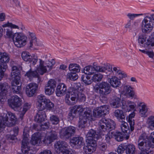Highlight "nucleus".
<instances>
[{
    "mask_svg": "<svg viewBox=\"0 0 154 154\" xmlns=\"http://www.w3.org/2000/svg\"><path fill=\"white\" fill-rule=\"evenodd\" d=\"M67 78L71 80L75 81L78 79V76L76 72H71L67 74Z\"/></svg>",
    "mask_w": 154,
    "mask_h": 154,
    "instance_id": "43",
    "label": "nucleus"
},
{
    "mask_svg": "<svg viewBox=\"0 0 154 154\" xmlns=\"http://www.w3.org/2000/svg\"><path fill=\"white\" fill-rule=\"evenodd\" d=\"M123 90L122 91V94L129 97H133L135 92L132 90V88L131 86L129 85H125L123 86Z\"/></svg>",
    "mask_w": 154,
    "mask_h": 154,
    "instance_id": "18",
    "label": "nucleus"
},
{
    "mask_svg": "<svg viewBox=\"0 0 154 154\" xmlns=\"http://www.w3.org/2000/svg\"><path fill=\"white\" fill-rule=\"evenodd\" d=\"M100 83L98 85H96L94 88V89L95 92L100 94V97H101V93L100 92Z\"/></svg>",
    "mask_w": 154,
    "mask_h": 154,
    "instance_id": "64",
    "label": "nucleus"
},
{
    "mask_svg": "<svg viewBox=\"0 0 154 154\" xmlns=\"http://www.w3.org/2000/svg\"><path fill=\"white\" fill-rule=\"evenodd\" d=\"M7 66L4 64H0V81L3 78Z\"/></svg>",
    "mask_w": 154,
    "mask_h": 154,
    "instance_id": "46",
    "label": "nucleus"
},
{
    "mask_svg": "<svg viewBox=\"0 0 154 154\" xmlns=\"http://www.w3.org/2000/svg\"><path fill=\"white\" fill-rule=\"evenodd\" d=\"M57 133L55 131L52 130L50 132V135L48 136L53 141L57 139Z\"/></svg>",
    "mask_w": 154,
    "mask_h": 154,
    "instance_id": "56",
    "label": "nucleus"
},
{
    "mask_svg": "<svg viewBox=\"0 0 154 154\" xmlns=\"http://www.w3.org/2000/svg\"><path fill=\"white\" fill-rule=\"evenodd\" d=\"M55 61L53 60H51V61H46L45 63V66L46 68H48V70H50L52 68V67L55 64Z\"/></svg>",
    "mask_w": 154,
    "mask_h": 154,
    "instance_id": "51",
    "label": "nucleus"
},
{
    "mask_svg": "<svg viewBox=\"0 0 154 154\" xmlns=\"http://www.w3.org/2000/svg\"><path fill=\"white\" fill-rule=\"evenodd\" d=\"M114 115L120 122L125 120V115L121 110H116L114 112Z\"/></svg>",
    "mask_w": 154,
    "mask_h": 154,
    "instance_id": "28",
    "label": "nucleus"
},
{
    "mask_svg": "<svg viewBox=\"0 0 154 154\" xmlns=\"http://www.w3.org/2000/svg\"><path fill=\"white\" fill-rule=\"evenodd\" d=\"M142 15V14H132L129 13L127 14V16L130 19V20L131 21V20H134L135 17Z\"/></svg>",
    "mask_w": 154,
    "mask_h": 154,
    "instance_id": "52",
    "label": "nucleus"
},
{
    "mask_svg": "<svg viewBox=\"0 0 154 154\" xmlns=\"http://www.w3.org/2000/svg\"><path fill=\"white\" fill-rule=\"evenodd\" d=\"M10 59V57L9 55L6 53H3L0 52V60L2 63L0 64H4L7 66L6 64L9 62Z\"/></svg>",
    "mask_w": 154,
    "mask_h": 154,
    "instance_id": "34",
    "label": "nucleus"
},
{
    "mask_svg": "<svg viewBox=\"0 0 154 154\" xmlns=\"http://www.w3.org/2000/svg\"><path fill=\"white\" fill-rule=\"evenodd\" d=\"M42 134L40 133H35L32 135L31 140V143L33 145H35L40 143L42 137Z\"/></svg>",
    "mask_w": 154,
    "mask_h": 154,
    "instance_id": "20",
    "label": "nucleus"
},
{
    "mask_svg": "<svg viewBox=\"0 0 154 154\" xmlns=\"http://www.w3.org/2000/svg\"><path fill=\"white\" fill-rule=\"evenodd\" d=\"M121 122V130L124 134L126 136V138L127 140L129 137V136L128 135L130 132L128 125L127 123L124 120Z\"/></svg>",
    "mask_w": 154,
    "mask_h": 154,
    "instance_id": "22",
    "label": "nucleus"
},
{
    "mask_svg": "<svg viewBox=\"0 0 154 154\" xmlns=\"http://www.w3.org/2000/svg\"><path fill=\"white\" fill-rule=\"evenodd\" d=\"M42 141L44 144L48 145V144L51 143L53 141L48 136H45V137Z\"/></svg>",
    "mask_w": 154,
    "mask_h": 154,
    "instance_id": "61",
    "label": "nucleus"
},
{
    "mask_svg": "<svg viewBox=\"0 0 154 154\" xmlns=\"http://www.w3.org/2000/svg\"><path fill=\"white\" fill-rule=\"evenodd\" d=\"M77 113L76 111L72 107L70 110L68 115V118L71 120H72L75 117Z\"/></svg>",
    "mask_w": 154,
    "mask_h": 154,
    "instance_id": "50",
    "label": "nucleus"
},
{
    "mask_svg": "<svg viewBox=\"0 0 154 154\" xmlns=\"http://www.w3.org/2000/svg\"><path fill=\"white\" fill-rule=\"evenodd\" d=\"M100 92L101 97L100 100L103 103H106L107 100V95L111 92V90L109 84L106 82H102L100 83Z\"/></svg>",
    "mask_w": 154,
    "mask_h": 154,
    "instance_id": "5",
    "label": "nucleus"
},
{
    "mask_svg": "<svg viewBox=\"0 0 154 154\" xmlns=\"http://www.w3.org/2000/svg\"><path fill=\"white\" fill-rule=\"evenodd\" d=\"M135 113L134 112H133L130 114L128 116V121L130 126V130L131 131H133L134 129L135 123L134 120L132 119V118L135 116Z\"/></svg>",
    "mask_w": 154,
    "mask_h": 154,
    "instance_id": "33",
    "label": "nucleus"
},
{
    "mask_svg": "<svg viewBox=\"0 0 154 154\" xmlns=\"http://www.w3.org/2000/svg\"><path fill=\"white\" fill-rule=\"evenodd\" d=\"M98 147L100 150L104 151L107 148V145L105 143L99 142L98 143Z\"/></svg>",
    "mask_w": 154,
    "mask_h": 154,
    "instance_id": "59",
    "label": "nucleus"
},
{
    "mask_svg": "<svg viewBox=\"0 0 154 154\" xmlns=\"http://www.w3.org/2000/svg\"><path fill=\"white\" fill-rule=\"evenodd\" d=\"M95 66H96L95 71L98 72H105L107 69V67L106 66H98L95 63Z\"/></svg>",
    "mask_w": 154,
    "mask_h": 154,
    "instance_id": "53",
    "label": "nucleus"
},
{
    "mask_svg": "<svg viewBox=\"0 0 154 154\" xmlns=\"http://www.w3.org/2000/svg\"><path fill=\"white\" fill-rule=\"evenodd\" d=\"M81 116H83V118L87 120H89L91 121L93 119V116L91 109L89 108H86L84 114Z\"/></svg>",
    "mask_w": 154,
    "mask_h": 154,
    "instance_id": "32",
    "label": "nucleus"
},
{
    "mask_svg": "<svg viewBox=\"0 0 154 154\" xmlns=\"http://www.w3.org/2000/svg\"><path fill=\"white\" fill-rule=\"evenodd\" d=\"M107 80L113 88H117L121 85L120 79L116 76H112L110 78H108Z\"/></svg>",
    "mask_w": 154,
    "mask_h": 154,
    "instance_id": "23",
    "label": "nucleus"
},
{
    "mask_svg": "<svg viewBox=\"0 0 154 154\" xmlns=\"http://www.w3.org/2000/svg\"><path fill=\"white\" fill-rule=\"evenodd\" d=\"M11 87V91L14 94H19L21 90L20 86L18 85L19 84L20 79L18 80L17 79H12Z\"/></svg>",
    "mask_w": 154,
    "mask_h": 154,
    "instance_id": "15",
    "label": "nucleus"
},
{
    "mask_svg": "<svg viewBox=\"0 0 154 154\" xmlns=\"http://www.w3.org/2000/svg\"><path fill=\"white\" fill-rule=\"evenodd\" d=\"M38 87V85L35 83H31L26 86V92L29 97L33 96L35 93Z\"/></svg>",
    "mask_w": 154,
    "mask_h": 154,
    "instance_id": "12",
    "label": "nucleus"
},
{
    "mask_svg": "<svg viewBox=\"0 0 154 154\" xmlns=\"http://www.w3.org/2000/svg\"><path fill=\"white\" fill-rule=\"evenodd\" d=\"M28 136V134H25L23 133V138L22 141V151L25 154H33L32 153V150H30V148L28 146L29 144Z\"/></svg>",
    "mask_w": 154,
    "mask_h": 154,
    "instance_id": "9",
    "label": "nucleus"
},
{
    "mask_svg": "<svg viewBox=\"0 0 154 154\" xmlns=\"http://www.w3.org/2000/svg\"><path fill=\"white\" fill-rule=\"evenodd\" d=\"M154 26V14L146 16L141 23V29L144 33H148L152 30Z\"/></svg>",
    "mask_w": 154,
    "mask_h": 154,
    "instance_id": "4",
    "label": "nucleus"
},
{
    "mask_svg": "<svg viewBox=\"0 0 154 154\" xmlns=\"http://www.w3.org/2000/svg\"><path fill=\"white\" fill-rule=\"evenodd\" d=\"M126 154H134L136 150L135 146L132 144L125 145Z\"/></svg>",
    "mask_w": 154,
    "mask_h": 154,
    "instance_id": "31",
    "label": "nucleus"
},
{
    "mask_svg": "<svg viewBox=\"0 0 154 154\" xmlns=\"http://www.w3.org/2000/svg\"><path fill=\"white\" fill-rule=\"evenodd\" d=\"M77 98L80 102H84L85 100L86 97L84 94L79 92L77 93Z\"/></svg>",
    "mask_w": 154,
    "mask_h": 154,
    "instance_id": "57",
    "label": "nucleus"
},
{
    "mask_svg": "<svg viewBox=\"0 0 154 154\" xmlns=\"http://www.w3.org/2000/svg\"><path fill=\"white\" fill-rule=\"evenodd\" d=\"M69 69L71 72L76 73L80 71L81 67L78 64L70 63L69 65Z\"/></svg>",
    "mask_w": 154,
    "mask_h": 154,
    "instance_id": "36",
    "label": "nucleus"
},
{
    "mask_svg": "<svg viewBox=\"0 0 154 154\" xmlns=\"http://www.w3.org/2000/svg\"><path fill=\"white\" fill-rule=\"evenodd\" d=\"M67 90L66 85L63 83L58 84L56 89V94L57 96L61 97L65 94Z\"/></svg>",
    "mask_w": 154,
    "mask_h": 154,
    "instance_id": "17",
    "label": "nucleus"
},
{
    "mask_svg": "<svg viewBox=\"0 0 154 154\" xmlns=\"http://www.w3.org/2000/svg\"><path fill=\"white\" fill-rule=\"evenodd\" d=\"M103 75L99 72L94 74L92 77V80L93 82H99L101 81L103 78Z\"/></svg>",
    "mask_w": 154,
    "mask_h": 154,
    "instance_id": "40",
    "label": "nucleus"
},
{
    "mask_svg": "<svg viewBox=\"0 0 154 154\" xmlns=\"http://www.w3.org/2000/svg\"><path fill=\"white\" fill-rule=\"evenodd\" d=\"M70 94H66L65 97V102L69 105H72L75 103L74 102H71L69 100Z\"/></svg>",
    "mask_w": 154,
    "mask_h": 154,
    "instance_id": "62",
    "label": "nucleus"
},
{
    "mask_svg": "<svg viewBox=\"0 0 154 154\" xmlns=\"http://www.w3.org/2000/svg\"><path fill=\"white\" fill-rule=\"evenodd\" d=\"M109 106L103 105L95 108L93 111V116L95 117L100 118L104 116L109 113Z\"/></svg>",
    "mask_w": 154,
    "mask_h": 154,
    "instance_id": "7",
    "label": "nucleus"
},
{
    "mask_svg": "<svg viewBox=\"0 0 154 154\" xmlns=\"http://www.w3.org/2000/svg\"><path fill=\"white\" fill-rule=\"evenodd\" d=\"M112 100V101L111 104L113 107L117 108L121 106V99L120 98L116 97H114Z\"/></svg>",
    "mask_w": 154,
    "mask_h": 154,
    "instance_id": "38",
    "label": "nucleus"
},
{
    "mask_svg": "<svg viewBox=\"0 0 154 154\" xmlns=\"http://www.w3.org/2000/svg\"><path fill=\"white\" fill-rule=\"evenodd\" d=\"M82 85L79 83L75 84L73 87H71L69 89V92L72 95L73 93H79L82 89Z\"/></svg>",
    "mask_w": 154,
    "mask_h": 154,
    "instance_id": "27",
    "label": "nucleus"
},
{
    "mask_svg": "<svg viewBox=\"0 0 154 154\" xmlns=\"http://www.w3.org/2000/svg\"><path fill=\"white\" fill-rule=\"evenodd\" d=\"M146 45L148 46L153 47L154 46V32L153 37L148 39L146 43Z\"/></svg>",
    "mask_w": 154,
    "mask_h": 154,
    "instance_id": "58",
    "label": "nucleus"
},
{
    "mask_svg": "<svg viewBox=\"0 0 154 154\" xmlns=\"http://www.w3.org/2000/svg\"><path fill=\"white\" fill-rule=\"evenodd\" d=\"M81 79L83 82L87 85L91 84L93 82L92 79H90V77L88 76H86L85 77L82 75L81 77Z\"/></svg>",
    "mask_w": 154,
    "mask_h": 154,
    "instance_id": "45",
    "label": "nucleus"
},
{
    "mask_svg": "<svg viewBox=\"0 0 154 154\" xmlns=\"http://www.w3.org/2000/svg\"><path fill=\"white\" fill-rule=\"evenodd\" d=\"M22 59L25 61L27 62L30 61L32 59V56L28 52L24 51L21 53Z\"/></svg>",
    "mask_w": 154,
    "mask_h": 154,
    "instance_id": "39",
    "label": "nucleus"
},
{
    "mask_svg": "<svg viewBox=\"0 0 154 154\" xmlns=\"http://www.w3.org/2000/svg\"><path fill=\"white\" fill-rule=\"evenodd\" d=\"M27 34L28 35V38H29V40H32L37 38L35 33L33 32H28Z\"/></svg>",
    "mask_w": 154,
    "mask_h": 154,
    "instance_id": "63",
    "label": "nucleus"
},
{
    "mask_svg": "<svg viewBox=\"0 0 154 154\" xmlns=\"http://www.w3.org/2000/svg\"><path fill=\"white\" fill-rule=\"evenodd\" d=\"M96 69L95 63H94L93 66H88L85 67L83 69V72L86 75H91L94 73Z\"/></svg>",
    "mask_w": 154,
    "mask_h": 154,
    "instance_id": "24",
    "label": "nucleus"
},
{
    "mask_svg": "<svg viewBox=\"0 0 154 154\" xmlns=\"http://www.w3.org/2000/svg\"><path fill=\"white\" fill-rule=\"evenodd\" d=\"M137 142V147L140 150L154 148V132L151 133L148 138L145 133L142 134L139 136Z\"/></svg>",
    "mask_w": 154,
    "mask_h": 154,
    "instance_id": "3",
    "label": "nucleus"
},
{
    "mask_svg": "<svg viewBox=\"0 0 154 154\" xmlns=\"http://www.w3.org/2000/svg\"><path fill=\"white\" fill-rule=\"evenodd\" d=\"M99 132L101 134L104 135L105 133L107 132L106 134L105 140L107 143H109L110 139L113 137V132L110 131L115 129L116 124L113 121L110 120H107L104 118L101 119L99 123Z\"/></svg>",
    "mask_w": 154,
    "mask_h": 154,
    "instance_id": "2",
    "label": "nucleus"
},
{
    "mask_svg": "<svg viewBox=\"0 0 154 154\" xmlns=\"http://www.w3.org/2000/svg\"><path fill=\"white\" fill-rule=\"evenodd\" d=\"M146 124L148 128L152 130H154V116H149L146 119Z\"/></svg>",
    "mask_w": 154,
    "mask_h": 154,
    "instance_id": "30",
    "label": "nucleus"
},
{
    "mask_svg": "<svg viewBox=\"0 0 154 154\" xmlns=\"http://www.w3.org/2000/svg\"><path fill=\"white\" fill-rule=\"evenodd\" d=\"M87 120L80 116L79 117V128H82L85 127V125L87 122Z\"/></svg>",
    "mask_w": 154,
    "mask_h": 154,
    "instance_id": "44",
    "label": "nucleus"
},
{
    "mask_svg": "<svg viewBox=\"0 0 154 154\" xmlns=\"http://www.w3.org/2000/svg\"><path fill=\"white\" fill-rule=\"evenodd\" d=\"M8 104L11 108L16 110L22 105V101L19 97L14 95L8 100Z\"/></svg>",
    "mask_w": 154,
    "mask_h": 154,
    "instance_id": "8",
    "label": "nucleus"
},
{
    "mask_svg": "<svg viewBox=\"0 0 154 154\" xmlns=\"http://www.w3.org/2000/svg\"><path fill=\"white\" fill-rule=\"evenodd\" d=\"M126 151L125 145L124 144L120 145L117 149V152L119 154H122L123 153L125 150Z\"/></svg>",
    "mask_w": 154,
    "mask_h": 154,
    "instance_id": "55",
    "label": "nucleus"
},
{
    "mask_svg": "<svg viewBox=\"0 0 154 154\" xmlns=\"http://www.w3.org/2000/svg\"><path fill=\"white\" fill-rule=\"evenodd\" d=\"M87 137H91L92 138H95V137H97V134L96 132V131L93 129H90L86 135Z\"/></svg>",
    "mask_w": 154,
    "mask_h": 154,
    "instance_id": "47",
    "label": "nucleus"
},
{
    "mask_svg": "<svg viewBox=\"0 0 154 154\" xmlns=\"http://www.w3.org/2000/svg\"><path fill=\"white\" fill-rule=\"evenodd\" d=\"M4 29L5 36L8 38H12L15 45L18 48H21L26 43L27 37L23 33L20 32L14 33L12 29H19V27L8 22L2 25Z\"/></svg>",
    "mask_w": 154,
    "mask_h": 154,
    "instance_id": "1",
    "label": "nucleus"
},
{
    "mask_svg": "<svg viewBox=\"0 0 154 154\" xmlns=\"http://www.w3.org/2000/svg\"><path fill=\"white\" fill-rule=\"evenodd\" d=\"M9 86L6 82L0 83V101L3 103L6 99V95Z\"/></svg>",
    "mask_w": 154,
    "mask_h": 154,
    "instance_id": "10",
    "label": "nucleus"
},
{
    "mask_svg": "<svg viewBox=\"0 0 154 154\" xmlns=\"http://www.w3.org/2000/svg\"><path fill=\"white\" fill-rule=\"evenodd\" d=\"M73 108L75 111H76V113L78 112L79 114L82 113L83 111H85V108H83L82 105H75L72 106Z\"/></svg>",
    "mask_w": 154,
    "mask_h": 154,
    "instance_id": "48",
    "label": "nucleus"
},
{
    "mask_svg": "<svg viewBox=\"0 0 154 154\" xmlns=\"http://www.w3.org/2000/svg\"><path fill=\"white\" fill-rule=\"evenodd\" d=\"M113 137L118 141H121L123 140V135L120 132H113Z\"/></svg>",
    "mask_w": 154,
    "mask_h": 154,
    "instance_id": "41",
    "label": "nucleus"
},
{
    "mask_svg": "<svg viewBox=\"0 0 154 154\" xmlns=\"http://www.w3.org/2000/svg\"><path fill=\"white\" fill-rule=\"evenodd\" d=\"M50 120L54 124H57L58 123L60 119L56 115H53L50 117Z\"/></svg>",
    "mask_w": 154,
    "mask_h": 154,
    "instance_id": "54",
    "label": "nucleus"
},
{
    "mask_svg": "<svg viewBox=\"0 0 154 154\" xmlns=\"http://www.w3.org/2000/svg\"><path fill=\"white\" fill-rule=\"evenodd\" d=\"M56 85V82L54 80H50L48 82L47 86L45 87L46 94L48 95L52 94L54 93Z\"/></svg>",
    "mask_w": 154,
    "mask_h": 154,
    "instance_id": "11",
    "label": "nucleus"
},
{
    "mask_svg": "<svg viewBox=\"0 0 154 154\" xmlns=\"http://www.w3.org/2000/svg\"><path fill=\"white\" fill-rule=\"evenodd\" d=\"M25 75L30 80H32L34 78H37L38 83H39L41 81V79L40 78L39 75L36 70L32 71L31 69H30L26 72Z\"/></svg>",
    "mask_w": 154,
    "mask_h": 154,
    "instance_id": "21",
    "label": "nucleus"
},
{
    "mask_svg": "<svg viewBox=\"0 0 154 154\" xmlns=\"http://www.w3.org/2000/svg\"><path fill=\"white\" fill-rule=\"evenodd\" d=\"M39 64L37 68V71L40 75H42L47 72V68L44 66V61L41 59H39Z\"/></svg>",
    "mask_w": 154,
    "mask_h": 154,
    "instance_id": "25",
    "label": "nucleus"
},
{
    "mask_svg": "<svg viewBox=\"0 0 154 154\" xmlns=\"http://www.w3.org/2000/svg\"><path fill=\"white\" fill-rule=\"evenodd\" d=\"M11 75L12 79H17L19 80L20 78V74L17 67L15 66L12 67V71L11 73Z\"/></svg>",
    "mask_w": 154,
    "mask_h": 154,
    "instance_id": "29",
    "label": "nucleus"
},
{
    "mask_svg": "<svg viewBox=\"0 0 154 154\" xmlns=\"http://www.w3.org/2000/svg\"><path fill=\"white\" fill-rule=\"evenodd\" d=\"M75 130V128L72 126L63 128L60 132V137L63 140H67L74 135Z\"/></svg>",
    "mask_w": 154,
    "mask_h": 154,
    "instance_id": "6",
    "label": "nucleus"
},
{
    "mask_svg": "<svg viewBox=\"0 0 154 154\" xmlns=\"http://www.w3.org/2000/svg\"><path fill=\"white\" fill-rule=\"evenodd\" d=\"M48 99L46 97L42 94L38 95L37 97V107L38 109H45V107L42 104V103L43 102L45 104L47 102Z\"/></svg>",
    "mask_w": 154,
    "mask_h": 154,
    "instance_id": "19",
    "label": "nucleus"
},
{
    "mask_svg": "<svg viewBox=\"0 0 154 154\" xmlns=\"http://www.w3.org/2000/svg\"><path fill=\"white\" fill-rule=\"evenodd\" d=\"M18 128L17 127H14L13 131L11 132V133L6 135V138L8 140H14L16 138V137L18 135Z\"/></svg>",
    "mask_w": 154,
    "mask_h": 154,
    "instance_id": "26",
    "label": "nucleus"
},
{
    "mask_svg": "<svg viewBox=\"0 0 154 154\" xmlns=\"http://www.w3.org/2000/svg\"><path fill=\"white\" fill-rule=\"evenodd\" d=\"M38 109V112L35 117L34 120L37 122H41L44 121L46 117L45 111L44 110L45 109Z\"/></svg>",
    "mask_w": 154,
    "mask_h": 154,
    "instance_id": "16",
    "label": "nucleus"
},
{
    "mask_svg": "<svg viewBox=\"0 0 154 154\" xmlns=\"http://www.w3.org/2000/svg\"><path fill=\"white\" fill-rule=\"evenodd\" d=\"M70 142L72 145H73V146H75L77 149L81 148L84 144L83 138L80 137H73L71 139Z\"/></svg>",
    "mask_w": 154,
    "mask_h": 154,
    "instance_id": "14",
    "label": "nucleus"
},
{
    "mask_svg": "<svg viewBox=\"0 0 154 154\" xmlns=\"http://www.w3.org/2000/svg\"><path fill=\"white\" fill-rule=\"evenodd\" d=\"M124 104V103L123 102L122 103V109H125L126 107H128V106L131 109H133L136 106V105L134 102L129 100L126 102V103H125V104Z\"/></svg>",
    "mask_w": 154,
    "mask_h": 154,
    "instance_id": "37",
    "label": "nucleus"
},
{
    "mask_svg": "<svg viewBox=\"0 0 154 154\" xmlns=\"http://www.w3.org/2000/svg\"><path fill=\"white\" fill-rule=\"evenodd\" d=\"M45 106L47 109H51L52 108L54 107V104L52 103L50 100L48 99V100L47 102L45 103Z\"/></svg>",
    "mask_w": 154,
    "mask_h": 154,
    "instance_id": "60",
    "label": "nucleus"
},
{
    "mask_svg": "<svg viewBox=\"0 0 154 154\" xmlns=\"http://www.w3.org/2000/svg\"><path fill=\"white\" fill-rule=\"evenodd\" d=\"M37 127L38 128H39L41 131H45L49 128V123L48 122H43L41 123Z\"/></svg>",
    "mask_w": 154,
    "mask_h": 154,
    "instance_id": "49",
    "label": "nucleus"
},
{
    "mask_svg": "<svg viewBox=\"0 0 154 154\" xmlns=\"http://www.w3.org/2000/svg\"><path fill=\"white\" fill-rule=\"evenodd\" d=\"M29 44L30 48H33L35 49H36L35 48L36 47L39 46V42L37 38L29 40Z\"/></svg>",
    "mask_w": 154,
    "mask_h": 154,
    "instance_id": "42",
    "label": "nucleus"
},
{
    "mask_svg": "<svg viewBox=\"0 0 154 154\" xmlns=\"http://www.w3.org/2000/svg\"><path fill=\"white\" fill-rule=\"evenodd\" d=\"M30 107V105L28 103H25L23 106V108H21L19 112L20 115V117L21 119H23V116L24 115L27 110Z\"/></svg>",
    "mask_w": 154,
    "mask_h": 154,
    "instance_id": "35",
    "label": "nucleus"
},
{
    "mask_svg": "<svg viewBox=\"0 0 154 154\" xmlns=\"http://www.w3.org/2000/svg\"><path fill=\"white\" fill-rule=\"evenodd\" d=\"M139 107V115L142 117L146 118L148 116V108L146 105L143 103L140 102L137 105Z\"/></svg>",
    "mask_w": 154,
    "mask_h": 154,
    "instance_id": "13",
    "label": "nucleus"
}]
</instances>
